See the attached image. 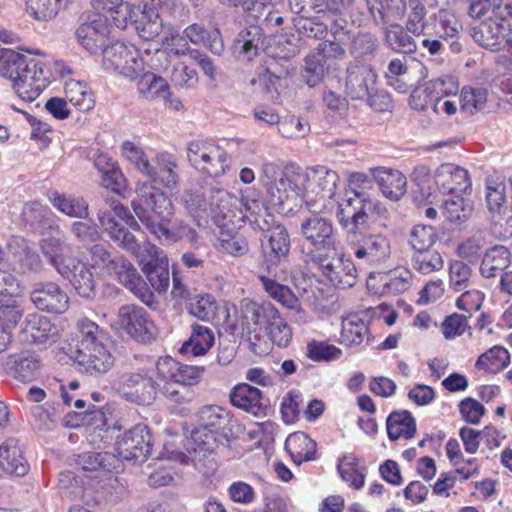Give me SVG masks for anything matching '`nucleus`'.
<instances>
[{
  "mask_svg": "<svg viewBox=\"0 0 512 512\" xmlns=\"http://www.w3.org/2000/svg\"><path fill=\"white\" fill-rule=\"evenodd\" d=\"M262 173L269 201L282 209L290 198H301L307 207L317 199L332 198L339 181L336 171L322 165L304 170L293 163L283 169L273 163H265Z\"/></svg>",
  "mask_w": 512,
  "mask_h": 512,
  "instance_id": "nucleus-1",
  "label": "nucleus"
},
{
  "mask_svg": "<svg viewBox=\"0 0 512 512\" xmlns=\"http://www.w3.org/2000/svg\"><path fill=\"white\" fill-rule=\"evenodd\" d=\"M99 223L119 247L136 255L151 287L159 293L165 292L170 283L168 259L160 256L158 247L151 243L141 247L135 236L129 230L120 227L107 211H100Z\"/></svg>",
  "mask_w": 512,
  "mask_h": 512,
  "instance_id": "nucleus-2",
  "label": "nucleus"
},
{
  "mask_svg": "<svg viewBox=\"0 0 512 512\" xmlns=\"http://www.w3.org/2000/svg\"><path fill=\"white\" fill-rule=\"evenodd\" d=\"M43 64L25 55L0 46V76L12 82L15 93L24 101H34L42 92L44 84Z\"/></svg>",
  "mask_w": 512,
  "mask_h": 512,
  "instance_id": "nucleus-3",
  "label": "nucleus"
},
{
  "mask_svg": "<svg viewBox=\"0 0 512 512\" xmlns=\"http://www.w3.org/2000/svg\"><path fill=\"white\" fill-rule=\"evenodd\" d=\"M78 339L70 357L82 371L91 376H101L109 372L115 358L100 337L99 326L87 319L79 320Z\"/></svg>",
  "mask_w": 512,
  "mask_h": 512,
  "instance_id": "nucleus-4",
  "label": "nucleus"
},
{
  "mask_svg": "<svg viewBox=\"0 0 512 512\" xmlns=\"http://www.w3.org/2000/svg\"><path fill=\"white\" fill-rule=\"evenodd\" d=\"M369 187L349 185L347 199L339 206V222L349 233L357 234L371 224L388 217V209L379 200L370 197Z\"/></svg>",
  "mask_w": 512,
  "mask_h": 512,
  "instance_id": "nucleus-5",
  "label": "nucleus"
},
{
  "mask_svg": "<svg viewBox=\"0 0 512 512\" xmlns=\"http://www.w3.org/2000/svg\"><path fill=\"white\" fill-rule=\"evenodd\" d=\"M231 413L218 405H207L198 412V427L191 433V444L194 452L203 455L213 453L218 443L224 445L232 433Z\"/></svg>",
  "mask_w": 512,
  "mask_h": 512,
  "instance_id": "nucleus-6",
  "label": "nucleus"
},
{
  "mask_svg": "<svg viewBox=\"0 0 512 512\" xmlns=\"http://www.w3.org/2000/svg\"><path fill=\"white\" fill-rule=\"evenodd\" d=\"M132 208L149 232L158 239L176 240L166 225L173 215V205L161 190L153 186H143L137 198L132 201Z\"/></svg>",
  "mask_w": 512,
  "mask_h": 512,
  "instance_id": "nucleus-7",
  "label": "nucleus"
},
{
  "mask_svg": "<svg viewBox=\"0 0 512 512\" xmlns=\"http://www.w3.org/2000/svg\"><path fill=\"white\" fill-rule=\"evenodd\" d=\"M461 29L462 25L453 11L439 9L429 16L420 45L430 55L443 54L446 45L452 53H460L462 45L457 39Z\"/></svg>",
  "mask_w": 512,
  "mask_h": 512,
  "instance_id": "nucleus-8",
  "label": "nucleus"
},
{
  "mask_svg": "<svg viewBox=\"0 0 512 512\" xmlns=\"http://www.w3.org/2000/svg\"><path fill=\"white\" fill-rule=\"evenodd\" d=\"M299 235L309 245L310 251L307 256L310 259L311 254H324L336 250L340 244L332 219L316 212L301 219Z\"/></svg>",
  "mask_w": 512,
  "mask_h": 512,
  "instance_id": "nucleus-9",
  "label": "nucleus"
},
{
  "mask_svg": "<svg viewBox=\"0 0 512 512\" xmlns=\"http://www.w3.org/2000/svg\"><path fill=\"white\" fill-rule=\"evenodd\" d=\"M311 263L325 276L336 288L346 289L353 287L358 278L356 264L346 258L345 254L331 250L324 254H311Z\"/></svg>",
  "mask_w": 512,
  "mask_h": 512,
  "instance_id": "nucleus-10",
  "label": "nucleus"
},
{
  "mask_svg": "<svg viewBox=\"0 0 512 512\" xmlns=\"http://www.w3.org/2000/svg\"><path fill=\"white\" fill-rule=\"evenodd\" d=\"M244 307L250 313L249 319L264 326L272 344L280 348L289 345L292 339V330L272 303L249 301Z\"/></svg>",
  "mask_w": 512,
  "mask_h": 512,
  "instance_id": "nucleus-11",
  "label": "nucleus"
},
{
  "mask_svg": "<svg viewBox=\"0 0 512 512\" xmlns=\"http://www.w3.org/2000/svg\"><path fill=\"white\" fill-rule=\"evenodd\" d=\"M186 151L190 165L209 176L218 177L229 168L228 155L220 146L194 140L188 143Z\"/></svg>",
  "mask_w": 512,
  "mask_h": 512,
  "instance_id": "nucleus-12",
  "label": "nucleus"
},
{
  "mask_svg": "<svg viewBox=\"0 0 512 512\" xmlns=\"http://www.w3.org/2000/svg\"><path fill=\"white\" fill-rule=\"evenodd\" d=\"M118 393L126 401L137 405H150L157 396L158 384L145 369L124 372L116 381Z\"/></svg>",
  "mask_w": 512,
  "mask_h": 512,
  "instance_id": "nucleus-13",
  "label": "nucleus"
},
{
  "mask_svg": "<svg viewBox=\"0 0 512 512\" xmlns=\"http://www.w3.org/2000/svg\"><path fill=\"white\" fill-rule=\"evenodd\" d=\"M102 55L106 70L117 71L130 79H136L143 72V60L133 45L116 41L105 46Z\"/></svg>",
  "mask_w": 512,
  "mask_h": 512,
  "instance_id": "nucleus-14",
  "label": "nucleus"
},
{
  "mask_svg": "<svg viewBox=\"0 0 512 512\" xmlns=\"http://www.w3.org/2000/svg\"><path fill=\"white\" fill-rule=\"evenodd\" d=\"M120 327L135 341L143 344L152 343L158 330L150 319L147 310L135 304L123 305L119 308Z\"/></svg>",
  "mask_w": 512,
  "mask_h": 512,
  "instance_id": "nucleus-15",
  "label": "nucleus"
},
{
  "mask_svg": "<svg viewBox=\"0 0 512 512\" xmlns=\"http://www.w3.org/2000/svg\"><path fill=\"white\" fill-rule=\"evenodd\" d=\"M153 437L146 424L139 423L116 440V451L123 460L144 462L150 455Z\"/></svg>",
  "mask_w": 512,
  "mask_h": 512,
  "instance_id": "nucleus-16",
  "label": "nucleus"
},
{
  "mask_svg": "<svg viewBox=\"0 0 512 512\" xmlns=\"http://www.w3.org/2000/svg\"><path fill=\"white\" fill-rule=\"evenodd\" d=\"M378 85V74L370 65L360 61H352L347 64L345 70V93L352 100H364Z\"/></svg>",
  "mask_w": 512,
  "mask_h": 512,
  "instance_id": "nucleus-17",
  "label": "nucleus"
},
{
  "mask_svg": "<svg viewBox=\"0 0 512 512\" xmlns=\"http://www.w3.org/2000/svg\"><path fill=\"white\" fill-rule=\"evenodd\" d=\"M352 249L359 265L368 268L385 265L391 256L390 242L381 234L362 236L354 243Z\"/></svg>",
  "mask_w": 512,
  "mask_h": 512,
  "instance_id": "nucleus-18",
  "label": "nucleus"
},
{
  "mask_svg": "<svg viewBox=\"0 0 512 512\" xmlns=\"http://www.w3.org/2000/svg\"><path fill=\"white\" fill-rule=\"evenodd\" d=\"M261 251L269 273L271 269L286 262L289 257L291 241L283 224L266 231L261 237Z\"/></svg>",
  "mask_w": 512,
  "mask_h": 512,
  "instance_id": "nucleus-19",
  "label": "nucleus"
},
{
  "mask_svg": "<svg viewBox=\"0 0 512 512\" xmlns=\"http://www.w3.org/2000/svg\"><path fill=\"white\" fill-rule=\"evenodd\" d=\"M30 300L43 312L62 314L69 307L68 294L55 282L42 281L33 285Z\"/></svg>",
  "mask_w": 512,
  "mask_h": 512,
  "instance_id": "nucleus-20",
  "label": "nucleus"
},
{
  "mask_svg": "<svg viewBox=\"0 0 512 512\" xmlns=\"http://www.w3.org/2000/svg\"><path fill=\"white\" fill-rule=\"evenodd\" d=\"M115 276L120 283L131 290L145 304H150L153 293L142 279L134 265L122 255H115L112 266L106 271Z\"/></svg>",
  "mask_w": 512,
  "mask_h": 512,
  "instance_id": "nucleus-21",
  "label": "nucleus"
},
{
  "mask_svg": "<svg viewBox=\"0 0 512 512\" xmlns=\"http://www.w3.org/2000/svg\"><path fill=\"white\" fill-rule=\"evenodd\" d=\"M210 192V214L213 222L221 229H234L235 221L241 219L242 214L237 198L225 189Z\"/></svg>",
  "mask_w": 512,
  "mask_h": 512,
  "instance_id": "nucleus-22",
  "label": "nucleus"
},
{
  "mask_svg": "<svg viewBox=\"0 0 512 512\" xmlns=\"http://www.w3.org/2000/svg\"><path fill=\"white\" fill-rule=\"evenodd\" d=\"M40 367V357L30 351H23L18 355H8L1 362L2 372L23 383L33 381L38 376Z\"/></svg>",
  "mask_w": 512,
  "mask_h": 512,
  "instance_id": "nucleus-23",
  "label": "nucleus"
},
{
  "mask_svg": "<svg viewBox=\"0 0 512 512\" xmlns=\"http://www.w3.org/2000/svg\"><path fill=\"white\" fill-rule=\"evenodd\" d=\"M229 398L231 404L255 417H264L269 409V401L264 397L261 390L247 383H240L234 386Z\"/></svg>",
  "mask_w": 512,
  "mask_h": 512,
  "instance_id": "nucleus-24",
  "label": "nucleus"
},
{
  "mask_svg": "<svg viewBox=\"0 0 512 512\" xmlns=\"http://www.w3.org/2000/svg\"><path fill=\"white\" fill-rule=\"evenodd\" d=\"M435 184L443 194L458 195L471 189L468 171L453 163H443L435 171Z\"/></svg>",
  "mask_w": 512,
  "mask_h": 512,
  "instance_id": "nucleus-25",
  "label": "nucleus"
},
{
  "mask_svg": "<svg viewBox=\"0 0 512 512\" xmlns=\"http://www.w3.org/2000/svg\"><path fill=\"white\" fill-rule=\"evenodd\" d=\"M59 274L71 283L79 296L87 299L95 297L96 282L93 273L81 260L68 257L67 265Z\"/></svg>",
  "mask_w": 512,
  "mask_h": 512,
  "instance_id": "nucleus-26",
  "label": "nucleus"
},
{
  "mask_svg": "<svg viewBox=\"0 0 512 512\" xmlns=\"http://www.w3.org/2000/svg\"><path fill=\"white\" fill-rule=\"evenodd\" d=\"M509 22H499L497 19L487 17L478 25L472 27L473 40L480 46L492 51L499 50L506 33L509 32Z\"/></svg>",
  "mask_w": 512,
  "mask_h": 512,
  "instance_id": "nucleus-27",
  "label": "nucleus"
},
{
  "mask_svg": "<svg viewBox=\"0 0 512 512\" xmlns=\"http://www.w3.org/2000/svg\"><path fill=\"white\" fill-rule=\"evenodd\" d=\"M30 469L16 438H9L0 445V471L6 475L22 477Z\"/></svg>",
  "mask_w": 512,
  "mask_h": 512,
  "instance_id": "nucleus-28",
  "label": "nucleus"
},
{
  "mask_svg": "<svg viewBox=\"0 0 512 512\" xmlns=\"http://www.w3.org/2000/svg\"><path fill=\"white\" fill-rule=\"evenodd\" d=\"M177 168L176 157L171 153L161 152L153 159L146 177L154 183L161 184L168 189H174L179 182Z\"/></svg>",
  "mask_w": 512,
  "mask_h": 512,
  "instance_id": "nucleus-29",
  "label": "nucleus"
},
{
  "mask_svg": "<svg viewBox=\"0 0 512 512\" xmlns=\"http://www.w3.org/2000/svg\"><path fill=\"white\" fill-rule=\"evenodd\" d=\"M370 172L385 198L398 201L406 193L407 180L399 170L374 167L370 169Z\"/></svg>",
  "mask_w": 512,
  "mask_h": 512,
  "instance_id": "nucleus-30",
  "label": "nucleus"
},
{
  "mask_svg": "<svg viewBox=\"0 0 512 512\" xmlns=\"http://www.w3.org/2000/svg\"><path fill=\"white\" fill-rule=\"evenodd\" d=\"M263 28L251 25L242 29L232 44L233 54L240 60L249 61L256 57L262 44Z\"/></svg>",
  "mask_w": 512,
  "mask_h": 512,
  "instance_id": "nucleus-31",
  "label": "nucleus"
},
{
  "mask_svg": "<svg viewBox=\"0 0 512 512\" xmlns=\"http://www.w3.org/2000/svg\"><path fill=\"white\" fill-rule=\"evenodd\" d=\"M23 332L26 340L35 344H46L55 341L58 334L57 327L52 324L50 319L37 313L27 315Z\"/></svg>",
  "mask_w": 512,
  "mask_h": 512,
  "instance_id": "nucleus-32",
  "label": "nucleus"
},
{
  "mask_svg": "<svg viewBox=\"0 0 512 512\" xmlns=\"http://www.w3.org/2000/svg\"><path fill=\"white\" fill-rule=\"evenodd\" d=\"M183 38L194 45L203 44L215 55L220 56L225 50L223 38L218 28L209 31L202 25L193 23L183 30Z\"/></svg>",
  "mask_w": 512,
  "mask_h": 512,
  "instance_id": "nucleus-33",
  "label": "nucleus"
},
{
  "mask_svg": "<svg viewBox=\"0 0 512 512\" xmlns=\"http://www.w3.org/2000/svg\"><path fill=\"white\" fill-rule=\"evenodd\" d=\"M250 313L244 309V316L242 322V337L248 342V347L251 352L256 355H267L271 350V341L264 326L254 323L249 319Z\"/></svg>",
  "mask_w": 512,
  "mask_h": 512,
  "instance_id": "nucleus-34",
  "label": "nucleus"
},
{
  "mask_svg": "<svg viewBox=\"0 0 512 512\" xmlns=\"http://www.w3.org/2000/svg\"><path fill=\"white\" fill-rule=\"evenodd\" d=\"M51 229L53 234L44 238L40 243V249L43 255L48 259L49 263L59 273L64 266L67 265L68 257H64L63 253L67 245L62 238L61 230L51 219Z\"/></svg>",
  "mask_w": 512,
  "mask_h": 512,
  "instance_id": "nucleus-35",
  "label": "nucleus"
},
{
  "mask_svg": "<svg viewBox=\"0 0 512 512\" xmlns=\"http://www.w3.org/2000/svg\"><path fill=\"white\" fill-rule=\"evenodd\" d=\"M448 94L449 92L446 90L445 82L442 79L431 80L412 91L409 97V105L414 110L424 111L429 106L432 108L435 99Z\"/></svg>",
  "mask_w": 512,
  "mask_h": 512,
  "instance_id": "nucleus-36",
  "label": "nucleus"
},
{
  "mask_svg": "<svg viewBox=\"0 0 512 512\" xmlns=\"http://www.w3.org/2000/svg\"><path fill=\"white\" fill-rule=\"evenodd\" d=\"M415 37L404 26L397 23L384 27V41L396 53L414 54L418 48Z\"/></svg>",
  "mask_w": 512,
  "mask_h": 512,
  "instance_id": "nucleus-37",
  "label": "nucleus"
},
{
  "mask_svg": "<svg viewBox=\"0 0 512 512\" xmlns=\"http://www.w3.org/2000/svg\"><path fill=\"white\" fill-rule=\"evenodd\" d=\"M191 335L179 349L181 354H190L192 356H201L206 354L214 345V332L208 326L194 323L191 326Z\"/></svg>",
  "mask_w": 512,
  "mask_h": 512,
  "instance_id": "nucleus-38",
  "label": "nucleus"
},
{
  "mask_svg": "<svg viewBox=\"0 0 512 512\" xmlns=\"http://www.w3.org/2000/svg\"><path fill=\"white\" fill-rule=\"evenodd\" d=\"M285 449L297 465L316 458V442L301 431L294 432L287 437Z\"/></svg>",
  "mask_w": 512,
  "mask_h": 512,
  "instance_id": "nucleus-39",
  "label": "nucleus"
},
{
  "mask_svg": "<svg viewBox=\"0 0 512 512\" xmlns=\"http://www.w3.org/2000/svg\"><path fill=\"white\" fill-rule=\"evenodd\" d=\"M242 217L248 220L254 230H259L262 234L280 224L275 215L260 200L247 201L245 213L241 214Z\"/></svg>",
  "mask_w": 512,
  "mask_h": 512,
  "instance_id": "nucleus-40",
  "label": "nucleus"
},
{
  "mask_svg": "<svg viewBox=\"0 0 512 512\" xmlns=\"http://www.w3.org/2000/svg\"><path fill=\"white\" fill-rule=\"evenodd\" d=\"M386 428L391 441L411 439L416 434V421L408 410L394 411L387 417Z\"/></svg>",
  "mask_w": 512,
  "mask_h": 512,
  "instance_id": "nucleus-41",
  "label": "nucleus"
},
{
  "mask_svg": "<svg viewBox=\"0 0 512 512\" xmlns=\"http://www.w3.org/2000/svg\"><path fill=\"white\" fill-rule=\"evenodd\" d=\"M132 26L141 38L152 40L160 34L163 24L158 11L137 5Z\"/></svg>",
  "mask_w": 512,
  "mask_h": 512,
  "instance_id": "nucleus-42",
  "label": "nucleus"
},
{
  "mask_svg": "<svg viewBox=\"0 0 512 512\" xmlns=\"http://www.w3.org/2000/svg\"><path fill=\"white\" fill-rule=\"evenodd\" d=\"M328 69L327 55L322 52L313 51L304 59L301 79L308 87L313 88L324 79Z\"/></svg>",
  "mask_w": 512,
  "mask_h": 512,
  "instance_id": "nucleus-43",
  "label": "nucleus"
},
{
  "mask_svg": "<svg viewBox=\"0 0 512 512\" xmlns=\"http://www.w3.org/2000/svg\"><path fill=\"white\" fill-rule=\"evenodd\" d=\"M510 264V251L501 245L490 248L484 255L480 272L485 278L496 277L504 272Z\"/></svg>",
  "mask_w": 512,
  "mask_h": 512,
  "instance_id": "nucleus-44",
  "label": "nucleus"
},
{
  "mask_svg": "<svg viewBox=\"0 0 512 512\" xmlns=\"http://www.w3.org/2000/svg\"><path fill=\"white\" fill-rule=\"evenodd\" d=\"M50 201L61 213L71 217L85 219L89 215V208L82 198L68 197L58 191L51 192Z\"/></svg>",
  "mask_w": 512,
  "mask_h": 512,
  "instance_id": "nucleus-45",
  "label": "nucleus"
},
{
  "mask_svg": "<svg viewBox=\"0 0 512 512\" xmlns=\"http://www.w3.org/2000/svg\"><path fill=\"white\" fill-rule=\"evenodd\" d=\"M509 363V352L502 346H494L478 357L475 367L496 374L506 368Z\"/></svg>",
  "mask_w": 512,
  "mask_h": 512,
  "instance_id": "nucleus-46",
  "label": "nucleus"
},
{
  "mask_svg": "<svg viewBox=\"0 0 512 512\" xmlns=\"http://www.w3.org/2000/svg\"><path fill=\"white\" fill-rule=\"evenodd\" d=\"M259 279L269 296L281 305L289 309H297V307H300L299 299L288 286L265 275H260Z\"/></svg>",
  "mask_w": 512,
  "mask_h": 512,
  "instance_id": "nucleus-47",
  "label": "nucleus"
},
{
  "mask_svg": "<svg viewBox=\"0 0 512 512\" xmlns=\"http://www.w3.org/2000/svg\"><path fill=\"white\" fill-rule=\"evenodd\" d=\"M137 88L139 93L147 99L162 98L168 100L170 96L167 81L152 72H147L140 76Z\"/></svg>",
  "mask_w": 512,
  "mask_h": 512,
  "instance_id": "nucleus-48",
  "label": "nucleus"
},
{
  "mask_svg": "<svg viewBox=\"0 0 512 512\" xmlns=\"http://www.w3.org/2000/svg\"><path fill=\"white\" fill-rule=\"evenodd\" d=\"M350 40L349 52L356 60H371L378 51V38L370 32H358Z\"/></svg>",
  "mask_w": 512,
  "mask_h": 512,
  "instance_id": "nucleus-49",
  "label": "nucleus"
},
{
  "mask_svg": "<svg viewBox=\"0 0 512 512\" xmlns=\"http://www.w3.org/2000/svg\"><path fill=\"white\" fill-rule=\"evenodd\" d=\"M306 15L294 16L291 18L293 27L302 37L323 40L328 35V25L322 22L319 17Z\"/></svg>",
  "mask_w": 512,
  "mask_h": 512,
  "instance_id": "nucleus-50",
  "label": "nucleus"
},
{
  "mask_svg": "<svg viewBox=\"0 0 512 512\" xmlns=\"http://www.w3.org/2000/svg\"><path fill=\"white\" fill-rule=\"evenodd\" d=\"M65 94L69 102L79 111L87 112L94 108L95 100L92 92L80 81L70 80L66 82Z\"/></svg>",
  "mask_w": 512,
  "mask_h": 512,
  "instance_id": "nucleus-51",
  "label": "nucleus"
},
{
  "mask_svg": "<svg viewBox=\"0 0 512 512\" xmlns=\"http://www.w3.org/2000/svg\"><path fill=\"white\" fill-rule=\"evenodd\" d=\"M411 265L420 274L427 275L441 270L444 266V261L436 249H424L413 252Z\"/></svg>",
  "mask_w": 512,
  "mask_h": 512,
  "instance_id": "nucleus-52",
  "label": "nucleus"
},
{
  "mask_svg": "<svg viewBox=\"0 0 512 512\" xmlns=\"http://www.w3.org/2000/svg\"><path fill=\"white\" fill-rule=\"evenodd\" d=\"M442 208L445 218L457 225L464 223L472 212L470 201L464 199L461 194L453 195L443 201Z\"/></svg>",
  "mask_w": 512,
  "mask_h": 512,
  "instance_id": "nucleus-53",
  "label": "nucleus"
},
{
  "mask_svg": "<svg viewBox=\"0 0 512 512\" xmlns=\"http://www.w3.org/2000/svg\"><path fill=\"white\" fill-rule=\"evenodd\" d=\"M488 91L483 87L465 86L461 90V110L471 115L482 111L487 104Z\"/></svg>",
  "mask_w": 512,
  "mask_h": 512,
  "instance_id": "nucleus-54",
  "label": "nucleus"
},
{
  "mask_svg": "<svg viewBox=\"0 0 512 512\" xmlns=\"http://www.w3.org/2000/svg\"><path fill=\"white\" fill-rule=\"evenodd\" d=\"M113 459L114 457L110 453L86 452L77 455L75 463L85 472H110Z\"/></svg>",
  "mask_w": 512,
  "mask_h": 512,
  "instance_id": "nucleus-55",
  "label": "nucleus"
},
{
  "mask_svg": "<svg viewBox=\"0 0 512 512\" xmlns=\"http://www.w3.org/2000/svg\"><path fill=\"white\" fill-rule=\"evenodd\" d=\"M187 310L198 319L209 320L215 316L217 304L213 296L199 294L189 299Z\"/></svg>",
  "mask_w": 512,
  "mask_h": 512,
  "instance_id": "nucleus-56",
  "label": "nucleus"
},
{
  "mask_svg": "<svg viewBox=\"0 0 512 512\" xmlns=\"http://www.w3.org/2000/svg\"><path fill=\"white\" fill-rule=\"evenodd\" d=\"M409 13L407 15L404 27L416 37H422L429 17H427V8L424 3L409 5Z\"/></svg>",
  "mask_w": 512,
  "mask_h": 512,
  "instance_id": "nucleus-57",
  "label": "nucleus"
},
{
  "mask_svg": "<svg viewBox=\"0 0 512 512\" xmlns=\"http://www.w3.org/2000/svg\"><path fill=\"white\" fill-rule=\"evenodd\" d=\"M437 237V233L432 226L416 225L410 233L409 243L413 251L434 249L433 245Z\"/></svg>",
  "mask_w": 512,
  "mask_h": 512,
  "instance_id": "nucleus-58",
  "label": "nucleus"
},
{
  "mask_svg": "<svg viewBox=\"0 0 512 512\" xmlns=\"http://www.w3.org/2000/svg\"><path fill=\"white\" fill-rule=\"evenodd\" d=\"M108 33V27L106 24V19L100 15H96L95 19L91 22L82 23L75 32L77 39H85V38H98L97 41L103 43V46L106 42V35Z\"/></svg>",
  "mask_w": 512,
  "mask_h": 512,
  "instance_id": "nucleus-59",
  "label": "nucleus"
},
{
  "mask_svg": "<svg viewBox=\"0 0 512 512\" xmlns=\"http://www.w3.org/2000/svg\"><path fill=\"white\" fill-rule=\"evenodd\" d=\"M62 0H26L27 10L37 20H51L59 12Z\"/></svg>",
  "mask_w": 512,
  "mask_h": 512,
  "instance_id": "nucleus-60",
  "label": "nucleus"
},
{
  "mask_svg": "<svg viewBox=\"0 0 512 512\" xmlns=\"http://www.w3.org/2000/svg\"><path fill=\"white\" fill-rule=\"evenodd\" d=\"M355 0H319L317 14L346 18L352 14Z\"/></svg>",
  "mask_w": 512,
  "mask_h": 512,
  "instance_id": "nucleus-61",
  "label": "nucleus"
},
{
  "mask_svg": "<svg viewBox=\"0 0 512 512\" xmlns=\"http://www.w3.org/2000/svg\"><path fill=\"white\" fill-rule=\"evenodd\" d=\"M341 354L339 348L325 342L313 340L307 344L306 356L315 362L338 359Z\"/></svg>",
  "mask_w": 512,
  "mask_h": 512,
  "instance_id": "nucleus-62",
  "label": "nucleus"
},
{
  "mask_svg": "<svg viewBox=\"0 0 512 512\" xmlns=\"http://www.w3.org/2000/svg\"><path fill=\"white\" fill-rule=\"evenodd\" d=\"M122 155L144 176L149 173L151 163L144 151L132 142L126 141L122 145Z\"/></svg>",
  "mask_w": 512,
  "mask_h": 512,
  "instance_id": "nucleus-63",
  "label": "nucleus"
},
{
  "mask_svg": "<svg viewBox=\"0 0 512 512\" xmlns=\"http://www.w3.org/2000/svg\"><path fill=\"white\" fill-rule=\"evenodd\" d=\"M471 276V268L463 261H453L449 267L450 286L455 291H462L467 288L469 278Z\"/></svg>",
  "mask_w": 512,
  "mask_h": 512,
  "instance_id": "nucleus-64",
  "label": "nucleus"
}]
</instances>
